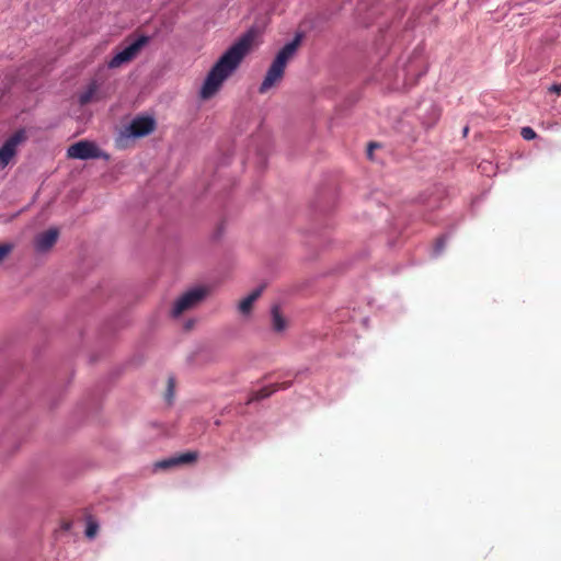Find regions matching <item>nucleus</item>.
<instances>
[{
  "label": "nucleus",
  "mask_w": 561,
  "mask_h": 561,
  "mask_svg": "<svg viewBox=\"0 0 561 561\" xmlns=\"http://www.w3.org/2000/svg\"><path fill=\"white\" fill-rule=\"evenodd\" d=\"M192 325H193V321H188V322L186 323V329L192 328Z\"/></svg>",
  "instance_id": "obj_22"
},
{
  "label": "nucleus",
  "mask_w": 561,
  "mask_h": 561,
  "mask_svg": "<svg viewBox=\"0 0 561 561\" xmlns=\"http://www.w3.org/2000/svg\"><path fill=\"white\" fill-rule=\"evenodd\" d=\"M445 243V239H438L434 248V253L439 254L443 251Z\"/></svg>",
  "instance_id": "obj_18"
},
{
  "label": "nucleus",
  "mask_w": 561,
  "mask_h": 561,
  "mask_svg": "<svg viewBox=\"0 0 561 561\" xmlns=\"http://www.w3.org/2000/svg\"><path fill=\"white\" fill-rule=\"evenodd\" d=\"M67 156L79 160L107 158L93 141L89 140H80L71 145L67 149Z\"/></svg>",
  "instance_id": "obj_6"
},
{
  "label": "nucleus",
  "mask_w": 561,
  "mask_h": 561,
  "mask_svg": "<svg viewBox=\"0 0 561 561\" xmlns=\"http://www.w3.org/2000/svg\"><path fill=\"white\" fill-rule=\"evenodd\" d=\"M275 391V389H268V388H264V389H261L260 391H257L255 393V400H261V399H264V398H267L270 397L273 392Z\"/></svg>",
  "instance_id": "obj_16"
},
{
  "label": "nucleus",
  "mask_w": 561,
  "mask_h": 561,
  "mask_svg": "<svg viewBox=\"0 0 561 561\" xmlns=\"http://www.w3.org/2000/svg\"><path fill=\"white\" fill-rule=\"evenodd\" d=\"M98 90V85L95 83H91L89 88L80 95V103L87 104L89 103L93 95L95 94Z\"/></svg>",
  "instance_id": "obj_13"
},
{
  "label": "nucleus",
  "mask_w": 561,
  "mask_h": 561,
  "mask_svg": "<svg viewBox=\"0 0 561 561\" xmlns=\"http://www.w3.org/2000/svg\"><path fill=\"white\" fill-rule=\"evenodd\" d=\"M148 43L149 37L146 35H141L134 39L108 61V68H118L122 65L131 61Z\"/></svg>",
  "instance_id": "obj_4"
},
{
  "label": "nucleus",
  "mask_w": 561,
  "mask_h": 561,
  "mask_svg": "<svg viewBox=\"0 0 561 561\" xmlns=\"http://www.w3.org/2000/svg\"><path fill=\"white\" fill-rule=\"evenodd\" d=\"M206 290L201 287L192 288L181 295L173 304L171 316L179 318L183 313L197 307L206 296Z\"/></svg>",
  "instance_id": "obj_3"
},
{
  "label": "nucleus",
  "mask_w": 561,
  "mask_h": 561,
  "mask_svg": "<svg viewBox=\"0 0 561 561\" xmlns=\"http://www.w3.org/2000/svg\"><path fill=\"white\" fill-rule=\"evenodd\" d=\"M261 294L262 288H256L247 295L243 299H241L238 304L239 313L243 317H249L251 314L254 302L259 299Z\"/></svg>",
  "instance_id": "obj_11"
},
{
  "label": "nucleus",
  "mask_w": 561,
  "mask_h": 561,
  "mask_svg": "<svg viewBox=\"0 0 561 561\" xmlns=\"http://www.w3.org/2000/svg\"><path fill=\"white\" fill-rule=\"evenodd\" d=\"M96 530H98V526L96 525L89 524L88 527H87V530H85L87 537L93 538L95 536V534H96Z\"/></svg>",
  "instance_id": "obj_17"
},
{
  "label": "nucleus",
  "mask_w": 561,
  "mask_h": 561,
  "mask_svg": "<svg viewBox=\"0 0 561 561\" xmlns=\"http://www.w3.org/2000/svg\"><path fill=\"white\" fill-rule=\"evenodd\" d=\"M13 250V245L11 243H2L0 244V263L4 260V257Z\"/></svg>",
  "instance_id": "obj_15"
},
{
  "label": "nucleus",
  "mask_w": 561,
  "mask_h": 561,
  "mask_svg": "<svg viewBox=\"0 0 561 561\" xmlns=\"http://www.w3.org/2000/svg\"><path fill=\"white\" fill-rule=\"evenodd\" d=\"M23 133H16L10 137L0 148V169L5 168L16 152V147L23 140Z\"/></svg>",
  "instance_id": "obj_8"
},
{
  "label": "nucleus",
  "mask_w": 561,
  "mask_h": 561,
  "mask_svg": "<svg viewBox=\"0 0 561 561\" xmlns=\"http://www.w3.org/2000/svg\"><path fill=\"white\" fill-rule=\"evenodd\" d=\"M439 114L437 110H434V118L433 121H436L438 118Z\"/></svg>",
  "instance_id": "obj_21"
},
{
  "label": "nucleus",
  "mask_w": 561,
  "mask_h": 561,
  "mask_svg": "<svg viewBox=\"0 0 561 561\" xmlns=\"http://www.w3.org/2000/svg\"><path fill=\"white\" fill-rule=\"evenodd\" d=\"M148 43L149 37L146 35H141L134 39L108 61V68H118L122 65L131 61Z\"/></svg>",
  "instance_id": "obj_5"
},
{
  "label": "nucleus",
  "mask_w": 561,
  "mask_h": 561,
  "mask_svg": "<svg viewBox=\"0 0 561 561\" xmlns=\"http://www.w3.org/2000/svg\"><path fill=\"white\" fill-rule=\"evenodd\" d=\"M377 145L376 144H370L369 147H368V156L370 157L371 156V151L374 148H376Z\"/></svg>",
  "instance_id": "obj_20"
},
{
  "label": "nucleus",
  "mask_w": 561,
  "mask_h": 561,
  "mask_svg": "<svg viewBox=\"0 0 561 561\" xmlns=\"http://www.w3.org/2000/svg\"><path fill=\"white\" fill-rule=\"evenodd\" d=\"M197 459L196 453H185L176 457H172L154 465L156 469H168L174 466L190 463Z\"/></svg>",
  "instance_id": "obj_10"
},
{
  "label": "nucleus",
  "mask_w": 561,
  "mask_h": 561,
  "mask_svg": "<svg viewBox=\"0 0 561 561\" xmlns=\"http://www.w3.org/2000/svg\"><path fill=\"white\" fill-rule=\"evenodd\" d=\"M272 328L276 332H283L287 328V320L282 316L278 307L272 308Z\"/></svg>",
  "instance_id": "obj_12"
},
{
  "label": "nucleus",
  "mask_w": 561,
  "mask_h": 561,
  "mask_svg": "<svg viewBox=\"0 0 561 561\" xmlns=\"http://www.w3.org/2000/svg\"><path fill=\"white\" fill-rule=\"evenodd\" d=\"M252 41L251 34L243 35L217 60L199 91V96L203 100H208L217 94L224 82L232 76L249 53Z\"/></svg>",
  "instance_id": "obj_1"
},
{
  "label": "nucleus",
  "mask_w": 561,
  "mask_h": 561,
  "mask_svg": "<svg viewBox=\"0 0 561 561\" xmlns=\"http://www.w3.org/2000/svg\"><path fill=\"white\" fill-rule=\"evenodd\" d=\"M301 42V35H296L295 38L287 43L276 55L271 64L267 72L262 81L259 92L264 94L275 84H277L284 77L287 64L295 57Z\"/></svg>",
  "instance_id": "obj_2"
},
{
  "label": "nucleus",
  "mask_w": 561,
  "mask_h": 561,
  "mask_svg": "<svg viewBox=\"0 0 561 561\" xmlns=\"http://www.w3.org/2000/svg\"><path fill=\"white\" fill-rule=\"evenodd\" d=\"M520 135L525 140H533L536 138V133L531 127H523Z\"/></svg>",
  "instance_id": "obj_14"
},
{
  "label": "nucleus",
  "mask_w": 561,
  "mask_h": 561,
  "mask_svg": "<svg viewBox=\"0 0 561 561\" xmlns=\"http://www.w3.org/2000/svg\"><path fill=\"white\" fill-rule=\"evenodd\" d=\"M59 236V231L56 228H50L47 231L39 233L35 238V250L37 252H46L53 248Z\"/></svg>",
  "instance_id": "obj_9"
},
{
  "label": "nucleus",
  "mask_w": 561,
  "mask_h": 561,
  "mask_svg": "<svg viewBox=\"0 0 561 561\" xmlns=\"http://www.w3.org/2000/svg\"><path fill=\"white\" fill-rule=\"evenodd\" d=\"M550 91L551 92H554L557 94H560L561 93V84H553L550 87Z\"/></svg>",
  "instance_id": "obj_19"
},
{
  "label": "nucleus",
  "mask_w": 561,
  "mask_h": 561,
  "mask_svg": "<svg viewBox=\"0 0 561 561\" xmlns=\"http://www.w3.org/2000/svg\"><path fill=\"white\" fill-rule=\"evenodd\" d=\"M156 122L150 116H138L134 118L122 131V137L139 138L153 131Z\"/></svg>",
  "instance_id": "obj_7"
}]
</instances>
